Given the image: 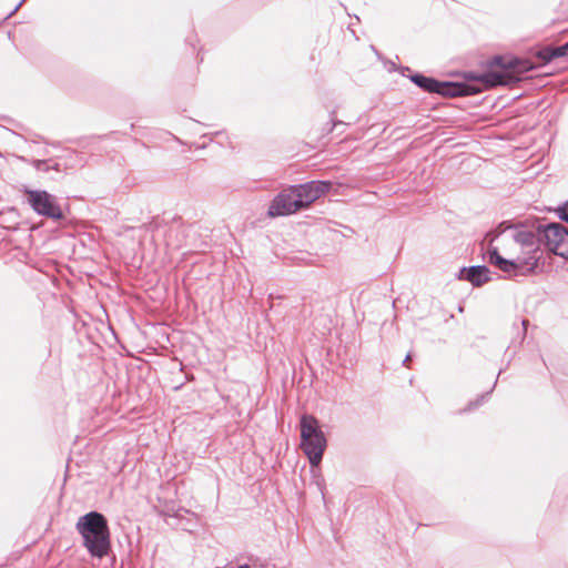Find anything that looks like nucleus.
Masks as SVG:
<instances>
[{"label":"nucleus","instance_id":"1","mask_svg":"<svg viewBox=\"0 0 568 568\" xmlns=\"http://www.w3.org/2000/svg\"><path fill=\"white\" fill-rule=\"evenodd\" d=\"M488 67H497L499 70H488L483 73L467 71L463 73L464 81L460 82L477 87L480 93L483 89L515 84L521 80V74L537 68L531 60L515 55H495L488 61Z\"/></svg>","mask_w":568,"mask_h":568},{"label":"nucleus","instance_id":"2","mask_svg":"<svg viewBox=\"0 0 568 568\" xmlns=\"http://www.w3.org/2000/svg\"><path fill=\"white\" fill-rule=\"evenodd\" d=\"M77 530L92 557L103 558L111 549L110 528L105 516L92 510L78 519Z\"/></svg>","mask_w":568,"mask_h":568},{"label":"nucleus","instance_id":"3","mask_svg":"<svg viewBox=\"0 0 568 568\" xmlns=\"http://www.w3.org/2000/svg\"><path fill=\"white\" fill-rule=\"evenodd\" d=\"M400 73L403 77L408 78L417 88L424 92L438 94L446 99L458 97H471L478 94L479 89L473 84L440 81L433 77H427L423 73L412 72L409 67H402Z\"/></svg>","mask_w":568,"mask_h":568},{"label":"nucleus","instance_id":"4","mask_svg":"<svg viewBox=\"0 0 568 568\" xmlns=\"http://www.w3.org/2000/svg\"><path fill=\"white\" fill-rule=\"evenodd\" d=\"M300 448L307 457L312 467H317L323 460L327 439L314 415L304 414L300 419Z\"/></svg>","mask_w":568,"mask_h":568},{"label":"nucleus","instance_id":"5","mask_svg":"<svg viewBox=\"0 0 568 568\" xmlns=\"http://www.w3.org/2000/svg\"><path fill=\"white\" fill-rule=\"evenodd\" d=\"M537 223H539V221H535L532 223H528V221H526L525 223L519 224H511L504 221L497 226L491 242L507 231H510V236L514 242L521 245L524 250H527V256H535L538 264L542 256V252L540 250L539 230L536 227Z\"/></svg>","mask_w":568,"mask_h":568},{"label":"nucleus","instance_id":"6","mask_svg":"<svg viewBox=\"0 0 568 568\" xmlns=\"http://www.w3.org/2000/svg\"><path fill=\"white\" fill-rule=\"evenodd\" d=\"M23 193L26 202L30 205L33 212L40 216L60 221L64 217L63 211L57 196L45 190H33L24 186Z\"/></svg>","mask_w":568,"mask_h":568},{"label":"nucleus","instance_id":"7","mask_svg":"<svg viewBox=\"0 0 568 568\" xmlns=\"http://www.w3.org/2000/svg\"><path fill=\"white\" fill-rule=\"evenodd\" d=\"M488 262L508 276L528 275L537 268L535 256H523L517 258H505L499 254L496 246L488 248Z\"/></svg>","mask_w":568,"mask_h":568},{"label":"nucleus","instance_id":"8","mask_svg":"<svg viewBox=\"0 0 568 568\" xmlns=\"http://www.w3.org/2000/svg\"><path fill=\"white\" fill-rule=\"evenodd\" d=\"M300 202L293 185H290L274 196L267 209V215L270 217L291 215L302 210Z\"/></svg>","mask_w":568,"mask_h":568},{"label":"nucleus","instance_id":"9","mask_svg":"<svg viewBox=\"0 0 568 568\" xmlns=\"http://www.w3.org/2000/svg\"><path fill=\"white\" fill-rule=\"evenodd\" d=\"M295 194L301 200L300 205L302 209L307 207L321 196L329 192L332 182L329 181H310L302 184L293 185Z\"/></svg>","mask_w":568,"mask_h":568},{"label":"nucleus","instance_id":"10","mask_svg":"<svg viewBox=\"0 0 568 568\" xmlns=\"http://www.w3.org/2000/svg\"><path fill=\"white\" fill-rule=\"evenodd\" d=\"M536 227L539 230L540 245L554 253L555 243L560 242L564 235H567V227L558 222H551L547 224L537 223Z\"/></svg>","mask_w":568,"mask_h":568},{"label":"nucleus","instance_id":"11","mask_svg":"<svg viewBox=\"0 0 568 568\" xmlns=\"http://www.w3.org/2000/svg\"><path fill=\"white\" fill-rule=\"evenodd\" d=\"M458 278L479 287L491 280L490 270L486 265L464 266L459 270Z\"/></svg>","mask_w":568,"mask_h":568},{"label":"nucleus","instance_id":"12","mask_svg":"<svg viewBox=\"0 0 568 568\" xmlns=\"http://www.w3.org/2000/svg\"><path fill=\"white\" fill-rule=\"evenodd\" d=\"M552 52V45H548L538 50L535 55L540 61V65H546L555 60Z\"/></svg>","mask_w":568,"mask_h":568},{"label":"nucleus","instance_id":"13","mask_svg":"<svg viewBox=\"0 0 568 568\" xmlns=\"http://www.w3.org/2000/svg\"><path fill=\"white\" fill-rule=\"evenodd\" d=\"M554 254L568 260V230L567 235H564L559 243H555Z\"/></svg>","mask_w":568,"mask_h":568},{"label":"nucleus","instance_id":"14","mask_svg":"<svg viewBox=\"0 0 568 568\" xmlns=\"http://www.w3.org/2000/svg\"><path fill=\"white\" fill-rule=\"evenodd\" d=\"M65 166L61 163L57 162L54 159H51L50 172L53 171L55 174L50 176L53 181H59L65 174Z\"/></svg>","mask_w":568,"mask_h":568},{"label":"nucleus","instance_id":"15","mask_svg":"<svg viewBox=\"0 0 568 568\" xmlns=\"http://www.w3.org/2000/svg\"><path fill=\"white\" fill-rule=\"evenodd\" d=\"M491 392H493V388L490 390L479 395L475 400L469 402L467 407L464 409V412H470V410L479 407L485 402V399L490 395Z\"/></svg>","mask_w":568,"mask_h":568},{"label":"nucleus","instance_id":"16","mask_svg":"<svg viewBox=\"0 0 568 568\" xmlns=\"http://www.w3.org/2000/svg\"><path fill=\"white\" fill-rule=\"evenodd\" d=\"M552 51L551 54H554L555 59L566 57L568 54V41L561 45L552 47Z\"/></svg>","mask_w":568,"mask_h":568},{"label":"nucleus","instance_id":"17","mask_svg":"<svg viewBox=\"0 0 568 568\" xmlns=\"http://www.w3.org/2000/svg\"><path fill=\"white\" fill-rule=\"evenodd\" d=\"M558 217L568 223V200L557 209Z\"/></svg>","mask_w":568,"mask_h":568},{"label":"nucleus","instance_id":"18","mask_svg":"<svg viewBox=\"0 0 568 568\" xmlns=\"http://www.w3.org/2000/svg\"><path fill=\"white\" fill-rule=\"evenodd\" d=\"M22 160L32 165L37 171L41 170L43 165H47V162H44L43 160H26L24 158H22Z\"/></svg>","mask_w":568,"mask_h":568},{"label":"nucleus","instance_id":"19","mask_svg":"<svg viewBox=\"0 0 568 568\" xmlns=\"http://www.w3.org/2000/svg\"><path fill=\"white\" fill-rule=\"evenodd\" d=\"M337 125H345V123L341 120H335L334 118H331V124L329 128H327L326 133H331Z\"/></svg>","mask_w":568,"mask_h":568},{"label":"nucleus","instance_id":"20","mask_svg":"<svg viewBox=\"0 0 568 568\" xmlns=\"http://www.w3.org/2000/svg\"><path fill=\"white\" fill-rule=\"evenodd\" d=\"M47 165H43L38 172L50 173L51 159H43Z\"/></svg>","mask_w":568,"mask_h":568},{"label":"nucleus","instance_id":"21","mask_svg":"<svg viewBox=\"0 0 568 568\" xmlns=\"http://www.w3.org/2000/svg\"><path fill=\"white\" fill-rule=\"evenodd\" d=\"M26 0H20L18 2V4L13 8V10L7 16V18H10L11 16H13L19 9L20 7L23 4Z\"/></svg>","mask_w":568,"mask_h":568},{"label":"nucleus","instance_id":"22","mask_svg":"<svg viewBox=\"0 0 568 568\" xmlns=\"http://www.w3.org/2000/svg\"><path fill=\"white\" fill-rule=\"evenodd\" d=\"M528 320H523L521 321V326H523V337L526 335V331H527V325H528Z\"/></svg>","mask_w":568,"mask_h":568},{"label":"nucleus","instance_id":"23","mask_svg":"<svg viewBox=\"0 0 568 568\" xmlns=\"http://www.w3.org/2000/svg\"><path fill=\"white\" fill-rule=\"evenodd\" d=\"M34 136L37 138V140H33V142H44V143H48V141L42 136V135H39V134H34Z\"/></svg>","mask_w":568,"mask_h":568},{"label":"nucleus","instance_id":"24","mask_svg":"<svg viewBox=\"0 0 568 568\" xmlns=\"http://www.w3.org/2000/svg\"><path fill=\"white\" fill-rule=\"evenodd\" d=\"M410 357H412V356H410V354L408 353V354L406 355V357L404 358V361H403V365H406V363L410 359Z\"/></svg>","mask_w":568,"mask_h":568},{"label":"nucleus","instance_id":"25","mask_svg":"<svg viewBox=\"0 0 568 568\" xmlns=\"http://www.w3.org/2000/svg\"><path fill=\"white\" fill-rule=\"evenodd\" d=\"M50 144H51L52 146H54V148H57V146L59 145V143H54V142H52V143H50Z\"/></svg>","mask_w":568,"mask_h":568}]
</instances>
